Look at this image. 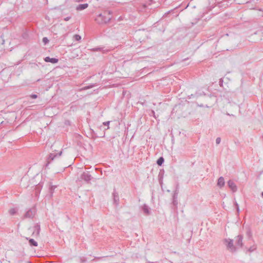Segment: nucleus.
<instances>
[{
    "mask_svg": "<svg viewBox=\"0 0 263 263\" xmlns=\"http://www.w3.org/2000/svg\"><path fill=\"white\" fill-rule=\"evenodd\" d=\"M111 18L112 12L110 10H106L97 15L95 21L99 24H105L108 23Z\"/></svg>",
    "mask_w": 263,
    "mask_h": 263,
    "instance_id": "1",
    "label": "nucleus"
},
{
    "mask_svg": "<svg viewBox=\"0 0 263 263\" xmlns=\"http://www.w3.org/2000/svg\"><path fill=\"white\" fill-rule=\"evenodd\" d=\"M45 61L46 62H50L53 64L57 63L59 61V60L56 58H51L49 57H47L44 59Z\"/></svg>",
    "mask_w": 263,
    "mask_h": 263,
    "instance_id": "2",
    "label": "nucleus"
},
{
    "mask_svg": "<svg viewBox=\"0 0 263 263\" xmlns=\"http://www.w3.org/2000/svg\"><path fill=\"white\" fill-rule=\"evenodd\" d=\"M88 7V4H80L77 6L76 10L77 11H81V10L86 9Z\"/></svg>",
    "mask_w": 263,
    "mask_h": 263,
    "instance_id": "3",
    "label": "nucleus"
},
{
    "mask_svg": "<svg viewBox=\"0 0 263 263\" xmlns=\"http://www.w3.org/2000/svg\"><path fill=\"white\" fill-rule=\"evenodd\" d=\"M92 51H102L103 53H105L108 52L109 50L108 49H104V48L103 47H98V48H95L90 49Z\"/></svg>",
    "mask_w": 263,
    "mask_h": 263,
    "instance_id": "4",
    "label": "nucleus"
},
{
    "mask_svg": "<svg viewBox=\"0 0 263 263\" xmlns=\"http://www.w3.org/2000/svg\"><path fill=\"white\" fill-rule=\"evenodd\" d=\"M229 187L232 189V191H235L236 190V187L234 183L231 181H229L228 182Z\"/></svg>",
    "mask_w": 263,
    "mask_h": 263,
    "instance_id": "5",
    "label": "nucleus"
},
{
    "mask_svg": "<svg viewBox=\"0 0 263 263\" xmlns=\"http://www.w3.org/2000/svg\"><path fill=\"white\" fill-rule=\"evenodd\" d=\"M218 185L221 187L223 186L224 184V179L222 177H220L218 180L217 183Z\"/></svg>",
    "mask_w": 263,
    "mask_h": 263,
    "instance_id": "6",
    "label": "nucleus"
},
{
    "mask_svg": "<svg viewBox=\"0 0 263 263\" xmlns=\"http://www.w3.org/2000/svg\"><path fill=\"white\" fill-rule=\"evenodd\" d=\"M29 243L32 246H37V242H36L34 239H30L29 240Z\"/></svg>",
    "mask_w": 263,
    "mask_h": 263,
    "instance_id": "7",
    "label": "nucleus"
},
{
    "mask_svg": "<svg viewBox=\"0 0 263 263\" xmlns=\"http://www.w3.org/2000/svg\"><path fill=\"white\" fill-rule=\"evenodd\" d=\"M163 158L162 157H160V158L158 159V160H157V164L159 165H161L163 162Z\"/></svg>",
    "mask_w": 263,
    "mask_h": 263,
    "instance_id": "8",
    "label": "nucleus"
},
{
    "mask_svg": "<svg viewBox=\"0 0 263 263\" xmlns=\"http://www.w3.org/2000/svg\"><path fill=\"white\" fill-rule=\"evenodd\" d=\"M226 242H227V246H228V247L229 248H232L233 245H232V241L231 240H226Z\"/></svg>",
    "mask_w": 263,
    "mask_h": 263,
    "instance_id": "9",
    "label": "nucleus"
},
{
    "mask_svg": "<svg viewBox=\"0 0 263 263\" xmlns=\"http://www.w3.org/2000/svg\"><path fill=\"white\" fill-rule=\"evenodd\" d=\"M73 37L75 39V40L78 41L81 40V36L78 34H75L73 36Z\"/></svg>",
    "mask_w": 263,
    "mask_h": 263,
    "instance_id": "10",
    "label": "nucleus"
},
{
    "mask_svg": "<svg viewBox=\"0 0 263 263\" xmlns=\"http://www.w3.org/2000/svg\"><path fill=\"white\" fill-rule=\"evenodd\" d=\"M9 212L10 215H14L16 213V210L15 209H11L9 210Z\"/></svg>",
    "mask_w": 263,
    "mask_h": 263,
    "instance_id": "11",
    "label": "nucleus"
},
{
    "mask_svg": "<svg viewBox=\"0 0 263 263\" xmlns=\"http://www.w3.org/2000/svg\"><path fill=\"white\" fill-rule=\"evenodd\" d=\"M43 42L45 44H46L49 42V40L46 37H44L43 39Z\"/></svg>",
    "mask_w": 263,
    "mask_h": 263,
    "instance_id": "12",
    "label": "nucleus"
},
{
    "mask_svg": "<svg viewBox=\"0 0 263 263\" xmlns=\"http://www.w3.org/2000/svg\"><path fill=\"white\" fill-rule=\"evenodd\" d=\"M70 18H71L70 16H67V17L64 18V20L65 21H69L70 19Z\"/></svg>",
    "mask_w": 263,
    "mask_h": 263,
    "instance_id": "13",
    "label": "nucleus"
},
{
    "mask_svg": "<svg viewBox=\"0 0 263 263\" xmlns=\"http://www.w3.org/2000/svg\"><path fill=\"white\" fill-rule=\"evenodd\" d=\"M220 142V139L219 138H217L216 139V143L217 144H219Z\"/></svg>",
    "mask_w": 263,
    "mask_h": 263,
    "instance_id": "14",
    "label": "nucleus"
},
{
    "mask_svg": "<svg viewBox=\"0 0 263 263\" xmlns=\"http://www.w3.org/2000/svg\"><path fill=\"white\" fill-rule=\"evenodd\" d=\"M31 97L33 99H35L37 98V96L36 95H33L31 96Z\"/></svg>",
    "mask_w": 263,
    "mask_h": 263,
    "instance_id": "15",
    "label": "nucleus"
},
{
    "mask_svg": "<svg viewBox=\"0 0 263 263\" xmlns=\"http://www.w3.org/2000/svg\"><path fill=\"white\" fill-rule=\"evenodd\" d=\"M238 241H239V242H241V239L240 238H238Z\"/></svg>",
    "mask_w": 263,
    "mask_h": 263,
    "instance_id": "16",
    "label": "nucleus"
},
{
    "mask_svg": "<svg viewBox=\"0 0 263 263\" xmlns=\"http://www.w3.org/2000/svg\"><path fill=\"white\" fill-rule=\"evenodd\" d=\"M222 81H223L222 79H220L219 83L222 82Z\"/></svg>",
    "mask_w": 263,
    "mask_h": 263,
    "instance_id": "17",
    "label": "nucleus"
},
{
    "mask_svg": "<svg viewBox=\"0 0 263 263\" xmlns=\"http://www.w3.org/2000/svg\"><path fill=\"white\" fill-rule=\"evenodd\" d=\"M84 0H78L77 2H83Z\"/></svg>",
    "mask_w": 263,
    "mask_h": 263,
    "instance_id": "18",
    "label": "nucleus"
},
{
    "mask_svg": "<svg viewBox=\"0 0 263 263\" xmlns=\"http://www.w3.org/2000/svg\"><path fill=\"white\" fill-rule=\"evenodd\" d=\"M262 197H263V192L262 193Z\"/></svg>",
    "mask_w": 263,
    "mask_h": 263,
    "instance_id": "19",
    "label": "nucleus"
}]
</instances>
